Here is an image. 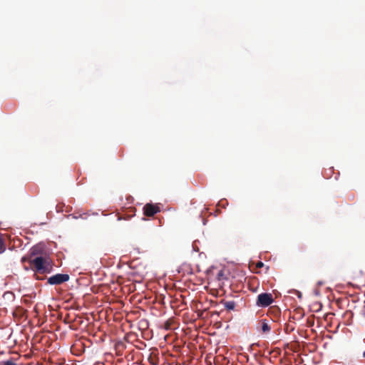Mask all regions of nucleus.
Here are the masks:
<instances>
[{"mask_svg":"<svg viewBox=\"0 0 365 365\" xmlns=\"http://www.w3.org/2000/svg\"><path fill=\"white\" fill-rule=\"evenodd\" d=\"M29 262L31 269L36 273L47 274L53 271V264L47 256H37L34 258L29 257Z\"/></svg>","mask_w":365,"mask_h":365,"instance_id":"obj_1","label":"nucleus"},{"mask_svg":"<svg viewBox=\"0 0 365 365\" xmlns=\"http://www.w3.org/2000/svg\"><path fill=\"white\" fill-rule=\"evenodd\" d=\"M70 277L68 274H56L47 279V283L51 285H60L69 280Z\"/></svg>","mask_w":365,"mask_h":365,"instance_id":"obj_2","label":"nucleus"},{"mask_svg":"<svg viewBox=\"0 0 365 365\" xmlns=\"http://www.w3.org/2000/svg\"><path fill=\"white\" fill-rule=\"evenodd\" d=\"M274 301L273 297L270 293H262L257 296L256 304L258 307H265L270 305Z\"/></svg>","mask_w":365,"mask_h":365,"instance_id":"obj_3","label":"nucleus"},{"mask_svg":"<svg viewBox=\"0 0 365 365\" xmlns=\"http://www.w3.org/2000/svg\"><path fill=\"white\" fill-rule=\"evenodd\" d=\"M143 214L147 217H153L156 213L160 212V208L158 205L147 203L143 207Z\"/></svg>","mask_w":365,"mask_h":365,"instance_id":"obj_4","label":"nucleus"},{"mask_svg":"<svg viewBox=\"0 0 365 365\" xmlns=\"http://www.w3.org/2000/svg\"><path fill=\"white\" fill-rule=\"evenodd\" d=\"M37 256H46L43 245L38 244L32 247L29 251V257L34 258Z\"/></svg>","mask_w":365,"mask_h":365,"instance_id":"obj_5","label":"nucleus"},{"mask_svg":"<svg viewBox=\"0 0 365 365\" xmlns=\"http://www.w3.org/2000/svg\"><path fill=\"white\" fill-rule=\"evenodd\" d=\"M6 237L4 235L0 233V255L6 251Z\"/></svg>","mask_w":365,"mask_h":365,"instance_id":"obj_6","label":"nucleus"},{"mask_svg":"<svg viewBox=\"0 0 365 365\" xmlns=\"http://www.w3.org/2000/svg\"><path fill=\"white\" fill-rule=\"evenodd\" d=\"M222 303L227 310H233L236 306V304L234 301H226L222 302Z\"/></svg>","mask_w":365,"mask_h":365,"instance_id":"obj_7","label":"nucleus"},{"mask_svg":"<svg viewBox=\"0 0 365 365\" xmlns=\"http://www.w3.org/2000/svg\"><path fill=\"white\" fill-rule=\"evenodd\" d=\"M261 324H262V330L263 332H268L271 330V327L268 324L267 321L266 319L262 320Z\"/></svg>","mask_w":365,"mask_h":365,"instance_id":"obj_8","label":"nucleus"},{"mask_svg":"<svg viewBox=\"0 0 365 365\" xmlns=\"http://www.w3.org/2000/svg\"><path fill=\"white\" fill-rule=\"evenodd\" d=\"M216 278L219 281V282H221L224 279H226L225 277V272L223 270H220L216 276Z\"/></svg>","mask_w":365,"mask_h":365,"instance_id":"obj_9","label":"nucleus"},{"mask_svg":"<svg viewBox=\"0 0 365 365\" xmlns=\"http://www.w3.org/2000/svg\"><path fill=\"white\" fill-rule=\"evenodd\" d=\"M173 321L172 319H168L167 320L165 324H164V328L166 329V330H170L172 329L171 326H172V324H173Z\"/></svg>","mask_w":365,"mask_h":365,"instance_id":"obj_10","label":"nucleus"},{"mask_svg":"<svg viewBox=\"0 0 365 365\" xmlns=\"http://www.w3.org/2000/svg\"><path fill=\"white\" fill-rule=\"evenodd\" d=\"M294 327L290 324H286L285 325V327H284V331L287 334H289L291 333L292 331H294Z\"/></svg>","mask_w":365,"mask_h":365,"instance_id":"obj_11","label":"nucleus"},{"mask_svg":"<svg viewBox=\"0 0 365 365\" xmlns=\"http://www.w3.org/2000/svg\"><path fill=\"white\" fill-rule=\"evenodd\" d=\"M1 364L2 365H18L17 364L14 363L11 360H6V361H2Z\"/></svg>","mask_w":365,"mask_h":365,"instance_id":"obj_12","label":"nucleus"},{"mask_svg":"<svg viewBox=\"0 0 365 365\" xmlns=\"http://www.w3.org/2000/svg\"><path fill=\"white\" fill-rule=\"evenodd\" d=\"M263 267H264V263L262 262L259 261V262H257V264H256V267L257 268H262Z\"/></svg>","mask_w":365,"mask_h":365,"instance_id":"obj_13","label":"nucleus"},{"mask_svg":"<svg viewBox=\"0 0 365 365\" xmlns=\"http://www.w3.org/2000/svg\"><path fill=\"white\" fill-rule=\"evenodd\" d=\"M273 312H276V317L279 314V311L277 309H274Z\"/></svg>","mask_w":365,"mask_h":365,"instance_id":"obj_14","label":"nucleus"},{"mask_svg":"<svg viewBox=\"0 0 365 365\" xmlns=\"http://www.w3.org/2000/svg\"><path fill=\"white\" fill-rule=\"evenodd\" d=\"M78 217H83V216L81 215H80L79 216H78V215H74L73 216V218H76V219H77Z\"/></svg>","mask_w":365,"mask_h":365,"instance_id":"obj_15","label":"nucleus"},{"mask_svg":"<svg viewBox=\"0 0 365 365\" xmlns=\"http://www.w3.org/2000/svg\"><path fill=\"white\" fill-rule=\"evenodd\" d=\"M36 279H38V280H42L43 278H41V277H39L36 276Z\"/></svg>","mask_w":365,"mask_h":365,"instance_id":"obj_16","label":"nucleus"},{"mask_svg":"<svg viewBox=\"0 0 365 365\" xmlns=\"http://www.w3.org/2000/svg\"><path fill=\"white\" fill-rule=\"evenodd\" d=\"M363 357L365 358V351L363 352Z\"/></svg>","mask_w":365,"mask_h":365,"instance_id":"obj_17","label":"nucleus"}]
</instances>
